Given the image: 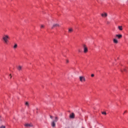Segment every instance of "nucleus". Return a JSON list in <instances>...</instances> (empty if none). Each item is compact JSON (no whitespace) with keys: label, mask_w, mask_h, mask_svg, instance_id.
<instances>
[{"label":"nucleus","mask_w":128,"mask_h":128,"mask_svg":"<svg viewBox=\"0 0 128 128\" xmlns=\"http://www.w3.org/2000/svg\"><path fill=\"white\" fill-rule=\"evenodd\" d=\"M3 40H4V42L5 44H8V40H10V36L8 34H4L3 36Z\"/></svg>","instance_id":"nucleus-1"},{"label":"nucleus","mask_w":128,"mask_h":128,"mask_svg":"<svg viewBox=\"0 0 128 128\" xmlns=\"http://www.w3.org/2000/svg\"><path fill=\"white\" fill-rule=\"evenodd\" d=\"M58 120V118L57 116L55 117V120H54L51 124V126L52 128L56 127V122Z\"/></svg>","instance_id":"nucleus-2"},{"label":"nucleus","mask_w":128,"mask_h":128,"mask_svg":"<svg viewBox=\"0 0 128 128\" xmlns=\"http://www.w3.org/2000/svg\"><path fill=\"white\" fill-rule=\"evenodd\" d=\"M79 80L81 82H86V77L84 76H80Z\"/></svg>","instance_id":"nucleus-3"},{"label":"nucleus","mask_w":128,"mask_h":128,"mask_svg":"<svg viewBox=\"0 0 128 128\" xmlns=\"http://www.w3.org/2000/svg\"><path fill=\"white\" fill-rule=\"evenodd\" d=\"M60 24H53L52 27V29L53 30V28H60Z\"/></svg>","instance_id":"nucleus-4"},{"label":"nucleus","mask_w":128,"mask_h":128,"mask_svg":"<svg viewBox=\"0 0 128 128\" xmlns=\"http://www.w3.org/2000/svg\"><path fill=\"white\" fill-rule=\"evenodd\" d=\"M83 47L84 48V54H86V52H88V47L86 46V44H84L83 45Z\"/></svg>","instance_id":"nucleus-5"},{"label":"nucleus","mask_w":128,"mask_h":128,"mask_svg":"<svg viewBox=\"0 0 128 128\" xmlns=\"http://www.w3.org/2000/svg\"><path fill=\"white\" fill-rule=\"evenodd\" d=\"M116 38H118V40H120L122 38V35L119 34H116Z\"/></svg>","instance_id":"nucleus-6"},{"label":"nucleus","mask_w":128,"mask_h":128,"mask_svg":"<svg viewBox=\"0 0 128 128\" xmlns=\"http://www.w3.org/2000/svg\"><path fill=\"white\" fill-rule=\"evenodd\" d=\"M26 128H32V126H33L32 124H26L25 125Z\"/></svg>","instance_id":"nucleus-7"},{"label":"nucleus","mask_w":128,"mask_h":128,"mask_svg":"<svg viewBox=\"0 0 128 128\" xmlns=\"http://www.w3.org/2000/svg\"><path fill=\"white\" fill-rule=\"evenodd\" d=\"M101 16L102 18H106L108 16V14L106 12H104L101 14Z\"/></svg>","instance_id":"nucleus-8"},{"label":"nucleus","mask_w":128,"mask_h":128,"mask_svg":"<svg viewBox=\"0 0 128 128\" xmlns=\"http://www.w3.org/2000/svg\"><path fill=\"white\" fill-rule=\"evenodd\" d=\"M17 70H18L19 72H20V70H22V66H18L17 67Z\"/></svg>","instance_id":"nucleus-9"},{"label":"nucleus","mask_w":128,"mask_h":128,"mask_svg":"<svg viewBox=\"0 0 128 128\" xmlns=\"http://www.w3.org/2000/svg\"><path fill=\"white\" fill-rule=\"evenodd\" d=\"M70 118H74V113H72L70 115Z\"/></svg>","instance_id":"nucleus-10"},{"label":"nucleus","mask_w":128,"mask_h":128,"mask_svg":"<svg viewBox=\"0 0 128 128\" xmlns=\"http://www.w3.org/2000/svg\"><path fill=\"white\" fill-rule=\"evenodd\" d=\"M74 32V29H72V28H70L68 29V32L70 34V32Z\"/></svg>","instance_id":"nucleus-11"},{"label":"nucleus","mask_w":128,"mask_h":128,"mask_svg":"<svg viewBox=\"0 0 128 128\" xmlns=\"http://www.w3.org/2000/svg\"><path fill=\"white\" fill-rule=\"evenodd\" d=\"M113 42L114 44H118V40H116V38H114L113 40Z\"/></svg>","instance_id":"nucleus-12"},{"label":"nucleus","mask_w":128,"mask_h":128,"mask_svg":"<svg viewBox=\"0 0 128 128\" xmlns=\"http://www.w3.org/2000/svg\"><path fill=\"white\" fill-rule=\"evenodd\" d=\"M118 28L120 30H122V26H118Z\"/></svg>","instance_id":"nucleus-13"},{"label":"nucleus","mask_w":128,"mask_h":128,"mask_svg":"<svg viewBox=\"0 0 128 128\" xmlns=\"http://www.w3.org/2000/svg\"><path fill=\"white\" fill-rule=\"evenodd\" d=\"M18 48V44H15L14 46V48Z\"/></svg>","instance_id":"nucleus-14"},{"label":"nucleus","mask_w":128,"mask_h":128,"mask_svg":"<svg viewBox=\"0 0 128 128\" xmlns=\"http://www.w3.org/2000/svg\"><path fill=\"white\" fill-rule=\"evenodd\" d=\"M40 28H44V25H41Z\"/></svg>","instance_id":"nucleus-15"},{"label":"nucleus","mask_w":128,"mask_h":128,"mask_svg":"<svg viewBox=\"0 0 128 128\" xmlns=\"http://www.w3.org/2000/svg\"><path fill=\"white\" fill-rule=\"evenodd\" d=\"M25 104H26V106H28V102H26L25 103Z\"/></svg>","instance_id":"nucleus-16"},{"label":"nucleus","mask_w":128,"mask_h":128,"mask_svg":"<svg viewBox=\"0 0 128 128\" xmlns=\"http://www.w3.org/2000/svg\"><path fill=\"white\" fill-rule=\"evenodd\" d=\"M102 114H105V116H106V112H102Z\"/></svg>","instance_id":"nucleus-17"},{"label":"nucleus","mask_w":128,"mask_h":128,"mask_svg":"<svg viewBox=\"0 0 128 128\" xmlns=\"http://www.w3.org/2000/svg\"><path fill=\"white\" fill-rule=\"evenodd\" d=\"M0 128H6V126H2L0 127Z\"/></svg>","instance_id":"nucleus-18"},{"label":"nucleus","mask_w":128,"mask_h":128,"mask_svg":"<svg viewBox=\"0 0 128 128\" xmlns=\"http://www.w3.org/2000/svg\"><path fill=\"white\" fill-rule=\"evenodd\" d=\"M91 76H92V78H94V74H92Z\"/></svg>","instance_id":"nucleus-19"},{"label":"nucleus","mask_w":128,"mask_h":128,"mask_svg":"<svg viewBox=\"0 0 128 128\" xmlns=\"http://www.w3.org/2000/svg\"><path fill=\"white\" fill-rule=\"evenodd\" d=\"M52 118H53V117H52V116H50V118L52 119Z\"/></svg>","instance_id":"nucleus-20"},{"label":"nucleus","mask_w":128,"mask_h":128,"mask_svg":"<svg viewBox=\"0 0 128 128\" xmlns=\"http://www.w3.org/2000/svg\"><path fill=\"white\" fill-rule=\"evenodd\" d=\"M10 78H12V74H10Z\"/></svg>","instance_id":"nucleus-21"},{"label":"nucleus","mask_w":128,"mask_h":128,"mask_svg":"<svg viewBox=\"0 0 128 128\" xmlns=\"http://www.w3.org/2000/svg\"><path fill=\"white\" fill-rule=\"evenodd\" d=\"M126 112H128V111H127V110H126V111L124 112V114H126Z\"/></svg>","instance_id":"nucleus-22"},{"label":"nucleus","mask_w":128,"mask_h":128,"mask_svg":"<svg viewBox=\"0 0 128 128\" xmlns=\"http://www.w3.org/2000/svg\"><path fill=\"white\" fill-rule=\"evenodd\" d=\"M66 62H67V63H68V60H66Z\"/></svg>","instance_id":"nucleus-23"},{"label":"nucleus","mask_w":128,"mask_h":128,"mask_svg":"<svg viewBox=\"0 0 128 128\" xmlns=\"http://www.w3.org/2000/svg\"><path fill=\"white\" fill-rule=\"evenodd\" d=\"M124 72H126V69H124Z\"/></svg>","instance_id":"nucleus-24"}]
</instances>
